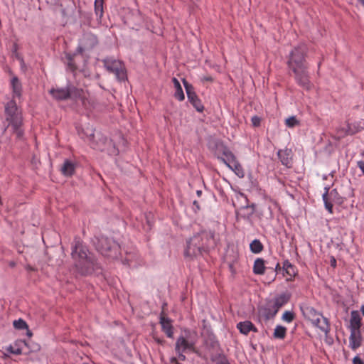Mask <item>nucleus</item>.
<instances>
[{"instance_id": "nucleus-28", "label": "nucleus", "mask_w": 364, "mask_h": 364, "mask_svg": "<svg viewBox=\"0 0 364 364\" xmlns=\"http://www.w3.org/2000/svg\"><path fill=\"white\" fill-rule=\"evenodd\" d=\"M250 248L252 252L259 254L263 250L264 246L259 240L255 239L250 243Z\"/></svg>"}, {"instance_id": "nucleus-46", "label": "nucleus", "mask_w": 364, "mask_h": 364, "mask_svg": "<svg viewBox=\"0 0 364 364\" xmlns=\"http://www.w3.org/2000/svg\"><path fill=\"white\" fill-rule=\"evenodd\" d=\"M197 194H198V196H200L201 194V191H198Z\"/></svg>"}, {"instance_id": "nucleus-19", "label": "nucleus", "mask_w": 364, "mask_h": 364, "mask_svg": "<svg viewBox=\"0 0 364 364\" xmlns=\"http://www.w3.org/2000/svg\"><path fill=\"white\" fill-rule=\"evenodd\" d=\"M237 327L240 331L245 335L248 334L251 331L255 332L257 331L253 323L249 321L238 323Z\"/></svg>"}, {"instance_id": "nucleus-27", "label": "nucleus", "mask_w": 364, "mask_h": 364, "mask_svg": "<svg viewBox=\"0 0 364 364\" xmlns=\"http://www.w3.org/2000/svg\"><path fill=\"white\" fill-rule=\"evenodd\" d=\"M283 268L284 269L287 274L289 276V278H287V280H291L296 274L294 267L288 260H286L283 263Z\"/></svg>"}, {"instance_id": "nucleus-41", "label": "nucleus", "mask_w": 364, "mask_h": 364, "mask_svg": "<svg viewBox=\"0 0 364 364\" xmlns=\"http://www.w3.org/2000/svg\"><path fill=\"white\" fill-rule=\"evenodd\" d=\"M331 265L333 267L336 266V260L334 257H332L331 259Z\"/></svg>"}, {"instance_id": "nucleus-31", "label": "nucleus", "mask_w": 364, "mask_h": 364, "mask_svg": "<svg viewBox=\"0 0 364 364\" xmlns=\"http://www.w3.org/2000/svg\"><path fill=\"white\" fill-rule=\"evenodd\" d=\"M95 138V136L92 135V141L90 142V146L95 149H97V150H100V151L105 150V144L107 141V139L101 136L100 138H99V139L100 140L101 142H100V144H98L95 141V140H94Z\"/></svg>"}, {"instance_id": "nucleus-10", "label": "nucleus", "mask_w": 364, "mask_h": 364, "mask_svg": "<svg viewBox=\"0 0 364 364\" xmlns=\"http://www.w3.org/2000/svg\"><path fill=\"white\" fill-rule=\"evenodd\" d=\"M97 44V37L91 33H85L80 40L77 51L80 53L92 49Z\"/></svg>"}, {"instance_id": "nucleus-21", "label": "nucleus", "mask_w": 364, "mask_h": 364, "mask_svg": "<svg viewBox=\"0 0 364 364\" xmlns=\"http://www.w3.org/2000/svg\"><path fill=\"white\" fill-rule=\"evenodd\" d=\"M304 316L311 322L314 321L317 316H320L321 313L316 311L311 306H306L301 309Z\"/></svg>"}, {"instance_id": "nucleus-14", "label": "nucleus", "mask_w": 364, "mask_h": 364, "mask_svg": "<svg viewBox=\"0 0 364 364\" xmlns=\"http://www.w3.org/2000/svg\"><path fill=\"white\" fill-rule=\"evenodd\" d=\"M311 323L325 333H328L330 331L328 320L321 314L319 317L317 316L314 321H311Z\"/></svg>"}, {"instance_id": "nucleus-1", "label": "nucleus", "mask_w": 364, "mask_h": 364, "mask_svg": "<svg viewBox=\"0 0 364 364\" xmlns=\"http://www.w3.org/2000/svg\"><path fill=\"white\" fill-rule=\"evenodd\" d=\"M308 48L305 44H299L290 52L287 65L290 70L294 74L296 82L306 90H310L313 84L310 80L308 71L309 65L306 60Z\"/></svg>"}, {"instance_id": "nucleus-5", "label": "nucleus", "mask_w": 364, "mask_h": 364, "mask_svg": "<svg viewBox=\"0 0 364 364\" xmlns=\"http://www.w3.org/2000/svg\"><path fill=\"white\" fill-rule=\"evenodd\" d=\"M71 255L76 267L82 274H87L93 269L95 259L79 239L74 240Z\"/></svg>"}, {"instance_id": "nucleus-38", "label": "nucleus", "mask_w": 364, "mask_h": 364, "mask_svg": "<svg viewBox=\"0 0 364 364\" xmlns=\"http://www.w3.org/2000/svg\"><path fill=\"white\" fill-rule=\"evenodd\" d=\"M252 124L255 127H257L259 125V123H260V119L259 117H253L252 118Z\"/></svg>"}, {"instance_id": "nucleus-20", "label": "nucleus", "mask_w": 364, "mask_h": 364, "mask_svg": "<svg viewBox=\"0 0 364 364\" xmlns=\"http://www.w3.org/2000/svg\"><path fill=\"white\" fill-rule=\"evenodd\" d=\"M278 157L282 164L287 166L291 164V151L289 149L279 150L277 153Z\"/></svg>"}, {"instance_id": "nucleus-37", "label": "nucleus", "mask_w": 364, "mask_h": 364, "mask_svg": "<svg viewBox=\"0 0 364 364\" xmlns=\"http://www.w3.org/2000/svg\"><path fill=\"white\" fill-rule=\"evenodd\" d=\"M353 364H364V362L359 356H355L353 359Z\"/></svg>"}, {"instance_id": "nucleus-42", "label": "nucleus", "mask_w": 364, "mask_h": 364, "mask_svg": "<svg viewBox=\"0 0 364 364\" xmlns=\"http://www.w3.org/2000/svg\"><path fill=\"white\" fill-rule=\"evenodd\" d=\"M218 364H230L227 359L221 360Z\"/></svg>"}, {"instance_id": "nucleus-18", "label": "nucleus", "mask_w": 364, "mask_h": 364, "mask_svg": "<svg viewBox=\"0 0 364 364\" xmlns=\"http://www.w3.org/2000/svg\"><path fill=\"white\" fill-rule=\"evenodd\" d=\"M75 164L70 160H65L61 166V173L65 176H71L75 171Z\"/></svg>"}, {"instance_id": "nucleus-12", "label": "nucleus", "mask_w": 364, "mask_h": 364, "mask_svg": "<svg viewBox=\"0 0 364 364\" xmlns=\"http://www.w3.org/2000/svg\"><path fill=\"white\" fill-rule=\"evenodd\" d=\"M220 159L239 178H242L245 176V171L236 157L230 161H228L224 158H220Z\"/></svg>"}, {"instance_id": "nucleus-39", "label": "nucleus", "mask_w": 364, "mask_h": 364, "mask_svg": "<svg viewBox=\"0 0 364 364\" xmlns=\"http://www.w3.org/2000/svg\"><path fill=\"white\" fill-rule=\"evenodd\" d=\"M201 80L203 82H213V78L210 75L204 76L201 78Z\"/></svg>"}, {"instance_id": "nucleus-23", "label": "nucleus", "mask_w": 364, "mask_h": 364, "mask_svg": "<svg viewBox=\"0 0 364 364\" xmlns=\"http://www.w3.org/2000/svg\"><path fill=\"white\" fill-rule=\"evenodd\" d=\"M289 297L285 294H282L276 297L274 300L270 301L276 309L279 311V309L289 301Z\"/></svg>"}, {"instance_id": "nucleus-43", "label": "nucleus", "mask_w": 364, "mask_h": 364, "mask_svg": "<svg viewBox=\"0 0 364 364\" xmlns=\"http://www.w3.org/2000/svg\"><path fill=\"white\" fill-rule=\"evenodd\" d=\"M171 362L172 363H175V364H176V363H178V361H177V358H175V357L172 358L171 359Z\"/></svg>"}, {"instance_id": "nucleus-3", "label": "nucleus", "mask_w": 364, "mask_h": 364, "mask_svg": "<svg viewBox=\"0 0 364 364\" xmlns=\"http://www.w3.org/2000/svg\"><path fill=\"white\" fill-rule=\"evenodd\" d=\"M215 245L214 232L211 230H202L188 241L185 255L190 257L202 255Z\"/></svg>"}, {"instance_id": "nucleus-4", "label": "nucleus", "mask_w": 364, "mask_h": 364, "mask_svg": "<svg viewBox=\"0 0 364 364\" xmlns=\"http://www.w3.org/2000/svg\"><path fill=\"white\" fill-rule=\"evenodd\" d=\"M49 93L56 100H66L73 99L79 100L86 109H90L92 107L89 94L87 90L78 88L73 85H68L65 87L52 88Z\"/></svg>"}, {"instance_id": "nucleus-8", "label": "nucleus", "mask_w": 364, "mask_h": 364, "mask_svg": "<svg viewBox=\"0 0 364 364\" xmlns=\"http://www.w3.org/2000/svg\"><path fill=\"white\" fill-rule=\"evenodd\" d=\"M97 249L102 255L112 257L116 255L118 245L108 238L102 237L98 242Z\"/></svg>"}, {"instance_id": "nucleus-32", "label": "nucleus", "mask_w": 364, "mask_h": 364, "mask_svg": "<svg viewBox=\"0 0 364 364\" xmlns=\"http://www.w3.org/2000/svg\"><path fill=\"white\" fill-rule=\"evenodd\" d=\"M25 343L23 341H17L14 345H11L8 348L7 350L15 355H21L22 353V349L21 348V346L22 344H24Z\"/></svg>"}, {"instance_id": "nucleus-17", "label": "nucleus", "mask_w": 364, "mask_h": 364, "mask_svg": "<svg viewBox=\"0 0 364 364\" xmlns=\"http://www.w3.org/2000/svg\"><path fill=\"white\" fill-rule=\"evenodd\" d=\"M160 323L163 331L166 333L167 337L173 338V331L171 320L161 314L160 317Z\"/></svg>"}, {"instance_id": "nucleus-29", "label": "nucleus", "mask_w": 364, "mask_h": 364, "mask_svg": "<svg viewBox=\"0 0 364 364\" xmlns=\"http://www.w3.org/2000/svg\"><path fill=\"white\" fill-rule=\"evenodd\" d=\"M104 0L95 1V13L98 20H100L103 16Z\"/></svg>"}, {"instance_id": "nucleus-36", "label": "nucleus", "mask_w": 364, "mask_h": 364, "mask_svg": "<svg viewBox=\"0 0 364 364\" xmlns=\"http://www.w3.org/2000/svg\"><path fill=\"white\" fill-rule=\"evenodd\" d=\"M294 319V314L291 311H286L282 315V320L291 323Z\"/></svg>"}, {"instance_id": "nucleus-2", "label": "nucleus", "mask_w": 364, "mask_h": 364, "mask_svg": "<svg viewBox=\"0 0 364 364\" xmlns=\"http://www.w3.org/2000/svg\"><path fill=\"white\" fill-rule=\"evenodd\" d=\"M4 132H11L16 139L21 140L24 136L23 112L16 100L11 99L4 104L2 118Z\"/></svg>"}, {"instance_id": "nucleus-13", "label": "nucleus", "mask_w": 364, "mask_h": 364, "mask_svg": "<svg viewBox=\"0 0 364 364\" xmlns=\"http://www.w3.org/2000/svg\"><path fill=\"white\" fill-rule=\"evenodd\" d=\"M349 346L353 350H356L362 344L360 330H350Z\"/></svg>"}, {"instance_id": "nucleus-15", "label": "nucleus", "mask_w": 364, "mask_h": 364, "mask_svg": "<svg viewBox=\"0 0 364 364\" xmlns=\"http://www.w3.org/2000/svg\"><path fill=\"white\" fill-rule=\"evenodd\" d=\"M11 87L12 90V98L16 100L20 99L22 95V85L19 79L14 76L11 80Z\"/></svg>"}, {"instance_id": "nucleus-35", "label": "nucleus", "mask_w": 364, "mask_h": 364, "mask_svg": "<svg viewBox=\"0 0 364 364\" xmlns=\"http://www.w3.org/2000/svg\"><path fill=\"white\" fill-rule=\"evenodd\" d=\"M285 124L287 127H288L289 128H292V127H294L299 125V122L297 120V119L295 117L292 116V117L287 118L285 120Z\"/></svg>"}, {"instance_id": "nucleus-24", "label": "nucleus", "mask_w": 364, "mask_h": 364, "mask_svg": "<svg viewBox=\"0 0 364 364\" xmlns=\"http://www.w3.org/2000/svg\"><path fill=\"white\" fill-rule=\"evenodd\" d=\"M172 81L176 89L174 97L179 101H183L185 96L179 81L176 77H173Z\"/></svg>"}, {"instance_id": "nucleus-7", "label": "nucleus", "mask_w": 364, "mask_h": 364, "mask_svg": "<svg viewBox=\"0 0 364 364\" xmlns=\"http://www.w3.org/2000/svg\"><path fill=\"white\" fill-rule=\"evenodd\" d=\"M106 70L115 75L119 81L125 80L127 78L126 69L124 63L119 60L113 58H106L102 60Z\"/></svg>"}, {"instance_id": "nucleus-25", "label": "nucleus", "mask_w": 364, "mask_h": 364, "mask_svg": "<svg viewBox=\"0 0 364 364\" xmlns=\"http://www.w3.org/2000/svg\"><path fill=\"white\" fill-rule=\"evenodd\" d=\"M217 149L219 153H222L223 155L225 156L224 159L228 161H230L235 158L234 154L223 144L218 145Z\"/></svg>"}, {"instance_id": "nucleus-11", "label": "nucleus", "mask_w": 364, "mask_h": 364, "mask_svg": "<svg viewBox=\"0 0 364 364\" xmlns=\"http://www.w3.org/2000/svg\"><path fill=\"white\" fill-rule=\"evenodd\" d=\"M278 310L269 301L265 306L259 309V316L260 319L267 321L272 319L277 314Z\"/></svg>"}, {"instance_id": "nucleus-40", "label": "nucleus", "mask_w": 364, "mask_h": 364, "mask_svg": "<svg viewBox=\"0 0 364 364\" xmlns=\"http://www.w3.org/2000/svg\"><path fill=\"white\" fill-rule=\"evenodd\" d=\"M358 167L361 170L362 173L364 174V161H358Z\"/></svg>"}, {"instance_id": "nucleus-34", "label": "nucleus", "mask_w": 364, "mask_h": 364, "mask_svg": "<svg viewBox=\"0 0 364 364\" xmlns=\"http://www.w3.org/2000/svg\"><path fill=\"white\" fill-rule=\"evenodd\" d=\"M13 325L15 328L19 329V330L28 328V325H27L26 322L21 318L15 320L13 323Z\"/></svg>"}, {"instance_id": "nucleus-22", "label": "nucleus", "mask_w": 364, "mask_h": 364, "mask_svg": "<svg viewBox=\"0 0 364 364\" xmlns=\"http://www.w3.org/2000/svg\"><path fill=\"white\" fill-rule=\"evenodd\" d=\"M265 264L264 260L262 258H257L255 259L253 265V272L255 274L262 275L264 274Z\"/></svg>"}, {"instance_id": "nucleus-44", "label": "nucleus", "mask_w": 364, "mask_h": 364, "mask_svg": "<svg viewBox=\"0 0 364 364\" xmlns=\"http://www.w3.org/2000/svg\"><path fill=\"white\" fill-rule=\"evenodd\" d=\"M358 1L364 6V0H358Z\"/></svg>"}, {"instance_id": "nucleus-45", "label": "nucleus", "mask_w": 364, "mask_h": 364, "mask_svg": "<svg viewBox=\"0 0 364 364\" xmlns=\"http://www.w3.org/2000/svg\"><path fill=\"white\" fill-rule=\"evenodd\" d=\"M360 311H361V312H362L363 315L364 316V305H363V306H361V308H360Z\"/></svg>"}, {"instance_id": "nucleus-47", "label": "nucleus", "mask_w": 364, "mask_h": 364, "mask_svg": "<svg viewBox=\"0 0 364 364\" xmlns=\"http://www.w3.org/2000/svg\"><path fill=\"white\" fill-rule=\"evenodd\" d=\"M334 191H335V190H333V191L331 192V193H330V194H331V195H332V194H333V193Z\"/></svg>"}, {"instance_id": "nucleus-26", "label": "nucleus", "mask_w": 364, "mask_h": 364, "mask_svg": "<svg viewBox=\"0 0 364 364\" xmlns=\"http://www.w3.org/2000/svg\"><path fill=\"white\" fill-rule=\"evenodd\" d=\"M287 328L280 325L275 327L273 336L277 339H284L287 335Z\"/></svg>"}, {"instance_id": "nucleus-9", "label": "nucleus", "mask_w": 364, "mask_h": 364, "mask_svg": "<svg viewBox=\"0 0 364 364\" xmlns=\"http://www.w3.org/2000/svg\"><path fill=\"white\" fill-rule=\"evenodd\" d=\"M183 82L187 93L188 101L198 112H202L204 109V107L201 102V100L198 98L196 93L195 92L193 85L189 84L184 79L183 80Z\"/></svg>"}, {"instance_id": "nucleus-33", "label": "nucleus", "mask_w": 364, "mask_h": 364, "mask_svg": "<svg viewBox=\"0 0 364 364\" xmlns=\"http://www.w3.org/2000/svg\"><path fill=\"white\" fill-rule=\"evenodd\" d=\"M329 188H325V193L323 194V200L324 202L326 209L330 213H333V204L328 198Z\"/></svg>"}, {"instance_id": "nucleus-30", "label": "nucleus", "mask_w": 364, "mask_h": 364, "mask_svg": "<svg viewBox=\"0 0 364 364\" xmlns=\"http://www.w3.org/2000/svg\"><path fill=\"white\" fill-rule=\"evenodd\" d=\"M75 55H67L66 59H67V68L68 70H70L72 73H75L77 70V66L76 65L75 62Z\"/></svg>"}, {"instance_id": "nucleus-6", "label": "nucleus", "mask_w": 364, "mask_h": 364, "mask_svg": "<svg viewBox=\"0 0 364 364\" xmlns=\"http://www.w3.org/2000/svg\"><path fill=\"white\" fill-rule=\"evenodd\" d=\"M175 351L178 355V358L181 361H185L186 357L185 353L191 352L200 355V353L196 347L193 341H188L184 336H179L175 343Z\"/></svg>"}, {"instance_id": "nucleus-16", "label": "nucleus", "mask_w": 364, "mask_h": 364, "mask_svg": "<svg viewBox=\"0 0 364 364\" xmlns=\"http://www.w3.org/2000/svg\"><path fill=\"white\" fill-rule=\"evenodd\" d=\"M362 326L361 316L358 311L350 312V330H360Z\"/></svg>"}]
</instances>
